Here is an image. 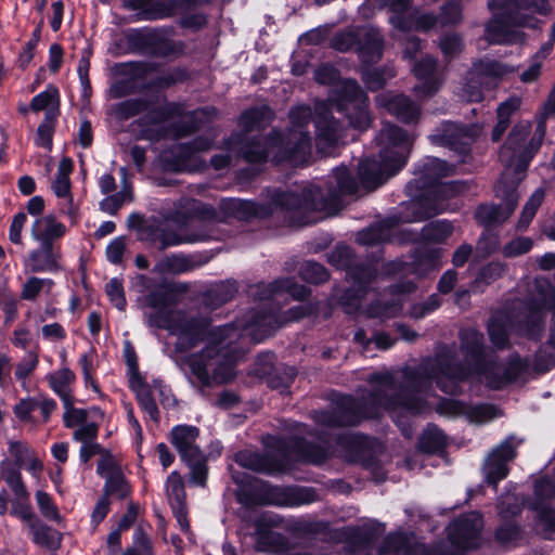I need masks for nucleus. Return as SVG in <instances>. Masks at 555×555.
<instances>
[{"mask_svg": "<svg viewBox=\"0 0 555 555\" xmlns=\"http://www.w3.org/2000/svg\"><path fill=\"white\" fill-rule=\"evenodd\" d=\"M135 285L140 292H149L142 298V305L150 309L145 312L147 325L164 328L175 337V361L190 382L201 387L232 380L245 345L259 343L284 323L314 312L311 305L302 302L285 313L280 311L286 295L300 301L309 295V289L293 279L257 286L254 296L258 307L223 326H211L210 319L196 311L176 310L172 293L165 283L153 287L150 278L138 275Z\"/></svg>", "mask_w": 555, "mask_h": 555, "instance_id": "f257e3e1", "label": "nucleus"}, {"mask_svg": "<svg viewBox=\"0 0 555 555\" xmlns=\"http://www.w3.org/2000/svg\"><path fill=\"white\" fill-rule=\"evenodd\" d=\"M461 352L465 364H459L451 348L443 347L435 358L423 361L417 370L388 371L372 374L367 382L372 391L361 401L340 396L331 411H315L313 418L321 428L357 425L364 418L378 417L383 411L399 422L400 415H417L428 410L429 389L433 382L446 393H456L460 384L469 377L493 389H500L521 378L529 362L517 356L506 365L488 360L483 336L475 328L460 333Z\"/></svg>", "mask_w": 555, "mask_h": 555, "instance_id": "f03ea898", "label": "nucleus"}, {"mask_svg": "<svg viewBox=\"0 0 555 555\" xmlns=\"http://www.w3.org/2000/svg\"><path fill=\"white\" fill-rule=\"evenodd\" d=\"M314 79L321 85H335L327 102H317L313 121L318 150L330 154L344 140V127L332 114V108L343 114L350 127L366 130L372 121L367 111L369 99L357 81L346 79L339 81L337 69L323 64L314 72ZM273 119V112L267 105H261L244 112L240 118L242 133L233 134L225 143L227 149L243 157L248 163H261L272 155L275 162L288 160L294 165L306 162L311 151V139L304 128L312 119V111L307 105H299L289 112L292 128L284 141L279 132L264 141L254 131L267 127Z\"/></svg>", "mask_w": 555, "mask_h": 555, "instance_id": "7ed1b4c3", "label": "nucleus"}, {"mask_svg": "<svg viewBox=\"0 0 555 555\" xmlns=\"http://www.w3.org/2000/svg\"><path fill=\"white\" fill-rule=\"evenodd\" d=\"M359 185L347 167L340 166L328 177L326 195L320 185L300 184L286 192L271 191L267 205L240 198H222L219 208L224 217L248 219L279 214L291 227L315 222L311 212L336 214L345 204L344 196L356 195Z\"/></svg>", "mask_w": 555, "mask_h": 555, "instance_id": "20e7f679", "label": "nucleus"}, {"mask_svg": "<svg viewBox=\"0 0 555 555\" xmlns=\"http://www.w3.org/2000/svg\"><path fill=\"white\" fill-rule=\"evenodd\" d=\"M366 446V439L359 435L347 434L336 439V447L331 450L330 439L323 433L315 435L306 425H296L294 439L287 442V450L275 455L260 454L250 450H243L235 454V462L241 467L253 472L274 474L285 466L291 457L312 464L323 463L330 455L338 454L348 462H357Z\"/></svg>", "mask_w": 555, "mask_h": 555, "instance_id": "39448f33", "label": "nucleus"}, {"mask_svg": "<svg viewBox=\"0 0 555 555\" xmlns=\"http://www.w3.org/2000/svg\"><path fill=\"white\" fill-rule=\"evenodd\" d=\"M533 295L528 301L513 300L504 310L495 312L488 333L496 348H504L512 334L538 338L543 331L544 310L555 307V288L545 278L533 281Z\"/></svg>", "mask_w": 555, "mask_h": 555, "instance_id": "423d86ee", "label": "nucleus"}, {"mask_svg": "<svg viewBox=\"0 0 555 555\" xmlns=\"http://www.w3.org/2000/svg\"><path fill=\"white\" fill-rule=\"evenodd\" d=\"M420 173L416 180L421 188L429 189L420 197L404 204L401 209V219L404 222H420L436 215L452 210L449 201L461 193L467 186L464 182L451 181L438 183V179L453 172V167L447 162L436 157H426L418 165Z\"/></svg>", "mask_w": 555, "mask_h": 555, "instance_id": "0eeeda50", "label": "nucleus"}, {"mask_svg": "<svg viewBox=\"0 0 555 555\" xmlns=\"http://www.w3.org/2000/svg\"><path fill=\"white\" fill-rule=\"evenodd\" d=\"M414 134L397 125L384 124L375 141L378 159L366 158L359 164V178L366 190H374L397 175L408 163Z\"/></svg>", "mask_w": 555, "mask_h": 555, "instance_id": "6e6552de", "label": "nucleus"}, {"mask_svg": "<svg viewBox=\"0 0 555 555\" xmlns=\"http://www.w3.org/2000/svg\"><path fill=\"white\" fill-rule=\"evenodd\" d=\"M163 215L166 219L178 224L192 220V231L182 234L167 230L159 231L155 235V242L159 243L162 248L221 240L222 237V234L216 228L214 208L196 199L181 198L173 203L172 208H164Z\"/></svg>", "mask_w": 555, "mask_h": 555, "instance_id": "1a4fd4ad", "label": "nucleus"}, {"mask_svg": "<svg viewBox=\"0 0 555 555\" xmlns=\"http://www.w3.org/2000/svg\"><path fill=\"white\" fill-rule=\"evenodd\" d=\"M493 18L486 27V38L490 43H515L522 40L518 26L533 27L529 20L532 13L546 14V0H491L488 3Z\"/></svg>", "mask_w": 555, "mask_h": 555, "instance_id": "9d476101", "label": "nucleus"}, {"mask_svg": "<svg viewBox=\"0 0 555 555\" xmlns=\"http://www.w3.org/2000/svg\"><path fill=\"white\" fill-rule=\"evenodd\" d=\"M555 115V83L548 95L547 101L543 106V112L540 120L537 124L535 132L531 134L532 125L530 121L517 122L511 132L507 140L500 150V158L505 164H512L517 156L518 170H527L534 154L540 149L545 135L546 125L545 119Z\"/></svg>", "mask_w": 555, "mask_h": 555, "instance_id": "9b49d317", "label": "nucleus"}, {"mask_svg": "<svg viewBox=\"0 0 555 555\" xmlns=\"http://www.w3.org/2000/svg\"><path fill=\"white\" fill-rule=\"evenodd\" d=\"M499 159L504 170L495 186V196L502 203L480 205L475 212L476 220L485 227L502 223L513 214L518 202L517 186L526 172V170H518L517 156L512 164H505L500 157Z\"/></svg>", "mask_w": 555, "mask_h": 555, "instance_id": "f8f14e48", "label": "nucleus"}, {"mask_svg": "<svg viewBox=\"0 0 555 555\" xmlns=\"http://www.w3.org/2000/svg\"><path fill=\"white\" fill-rule=\"evenodd\" d=\"M331 47L339 52H347L357 47L358 54L365 64L375 63L383 55L382 35L372 26L337 33L331 40Z\"/></svg>", "mask_w": 555, "mask_h": 555, "instance_id": "ddd939ff", "label": "nucleus"}, {"mask_svg": "<svg viewBox=\"0 0 555 555\" xmlns=\"http://www.w3.org/2000/svg\"><path fill=\"white\" fill-rule=\"evenodd\" d=\"M509 72V67L496 61L480 60L473 64L457 95L466 102H480L483 100L482 86L495 82Z\"/></svg>", "mask_w": 555, "mask_h": 555, "instance_id": "4468645a", "label": "nucleus"}, {"mask_svg": "<svg viewBox=\"0 0 555 555\" xmlns=\"http://www.w3.org/2000/svg\"><path fill=\"white\" fill-rule=\"evenodd\" d=\"M376 272L377 270L372 263L348 268L347 278L351 287L339 297V304L346 313L354 314L360 311L362 297L366 294V286L376 276Z\"/></svg>", "mask_w": 555, "mask_h": 555, "instance_id": "2eb2a0df", "label": "nucleus"}, {"mask_svg": "<svg viewBox=\"0 0 555 555\" xmlns=\"http://www.w3.org/2000/svg\"><path fill=\"white\" fill-rule=\"evenodd\" d=\"M555 494L554 482L541 477L534 483L533 499L528 503L530 509L537 513L538 525L547 538L555 532V509L550 508V500Z\"/></svg>", "mask_w": 555, "mask_h": 555, "instance_id": "dca6fc26", "label": "nucleus"}, {"mask_svg": "<svg viewBox=\"0 0 555 555\" xmlns=\"http://www.w3.org/2000/svg\"><path fill=\"white\" fill-rule=\"evenodd\" d=\"M519 444L520 440L508 437L491 451L482 467L485 480L489 485L495 488L498 482L508 475V463L516 456V449Z\"/></svg>", "mask_w": 555, "mask_h": 555, "instance_id": "f3484780", "label": "nucleus"}, {"mask_svg": "<svg viewBox=\"0 0 555 555\" xmlns=\"http://www.w3.org/2000/svg\"><path fill=\"white\" fill-rule=\"evenodd\" d=\"M482 526L483 521L479 513H468L449 525L448 538L459 548L468 550L477 547Z\"/></svg>", "mask_w": 555, "mask_h": 555, "instance_id": "a211bd4d", "label": "nucleus"}, {"mask_svg": "<svg viewBox=\"0 0 555 555\" xmlns=\"http://www.w3.org/2000/svg\"><path fill=\"white\" fill-rule=\"evenodd\" d=\"M212 140L208 137H199L190 143L179 144L172 150V160H167L170 170L193 172L202 168V162L197 154L211 147Z\"/></svg>", "mask_w": 555, "mask_h": 555, "instance_id": "6ab92c4d", "label": "nucleus"}, {"mask_svg": "<svg viewBox=\"0 0 555 555\" xmlns=\"http://www.w3.org/2000/svg\"><path fill=\"white\" fill-rule=\"evenodd\" d=\"M376 104L405 124L416 122L421 115L420 106L404 94L380 93L376 96Z\"/></svg>", "mask_w": 555, "mask_h": 555, "instance_id": "aec40b11", "label": "nucleus"}, {"mask_svg": "<svg viewBox=\"0 0 555 555\" xmlns=\"http://www.w3.org/2000/svg\"><path fill=\"white\" fill-rule=\"evenodd\" d=\"M198 436V428L191 425H177L171 429L170 441L183 462L198 460L204 454L197 443Z\"/></svg>", "mask_w": 555, "mask_h": 555, "instance_id": "412c9836", "label": "nucleus"}, {"mask_svg": "<svg viewBox=\"0 0 555 555\" xmlns=\"http://www.w3.org/2000/svg\"><path fill=\"white\" fill-rule=\"evenodd\" d=\"M436 69L437 62L430 56L422 59L413 66V74L420 80L414 87L416 96L428 98L440 89L442 80L436 75Z\"/></svg>", "mask_w": 555, "mask_h": 555, "instance_id": "4be33fe9", "label": "nucleus"}, {"mask_svg": "<svg viewBox=\"0 0 555 555\" xmlns=\"http://www.w3.org/2000/svg\"><path fill=\"white\" fill-rule=\"evenodd\" d=\"M414 287L415 286L412 282H405L400 285H396L391 287L389 292V296L391 297L390 300H387L384 304H372L363 312L367 317L382 319L396 317L399 312L402 311V304L405 294L411 293L414 289Z\"/></svg>", "mask_w": 555, "mask_h": 555, "instance_id": "5701e85b", "label": "nucleus"}, {"mask_svg": "<svg viewBox=\"0 0 555 555\" xmlns=\"http://www.w3.org/2000/svg\"><path fill=\"white\" fill-rule=\"evenodd\" d=\"M393 553L395 555H431L413 533L396 532L389 534L382 548V555Z\"/></svg>", "mask_w": 555, "mask_h": 555, "instance_id": "b1692460", "label": "nucleus"}, {"mask_svg": "<svg viewBox=\"0 0 555 555\" xmlns=\"http://www.w3.org/2000/svg\"><path fill=\"white\" fill-rule=\"evenodd\" d=\"M429 140L433 144L464 152L472 140V135L459 125L446 121L429 135Z\"/></svg>", "mask_w": 555, "mask_h": 555, "instance_id": "393cba45", "label": "nucleus"}, {"mask_svg": "<svg viewBox=\"0 0 555 555\" xmlns=\"http://www.w3.org/2000/svg\"><path fill=\"white\" fill-rule=\"evenodd\" d=\"M444 405L449 406L454 414H465L467 420L472 423H487L501 415L500 410L491 404H478L468 406L462 401L457 400H443Z\"/></svg>", "mask_w": 555, "mask_h": 555, "instance_id": "a878e982", "label": "nucleus"}, {"mask_svg": "<svg viewBox=\"0 0 555 555\" xmlns=\"http://www.w3.org/2000/svg\"><path fill=\"white\" fill-rule=\"evenodd\" d=\"M441 264V249L439 247L424 245L416 250L410 263V270L417 276H425L429 272L440 268Z\"/></svg>", "mask_w": 555, "mask_h": 555, "instance_id": "bb28decb", "label": "nucleus"}, {"mask_svg": "<svg viewBox=\"0 0 555 555\" xmlns=\"http://www.w3.org/2000/svg\"><path fill=\"white\" fill-rule=\"evenodd\" d=\"M65 232L66 227L51 215L37 218L31 227L33 237L41 241L43 245H49L52 240L62 237Z\"/></svg>", "mask_w": 555, "mask_h": 555, "instance_id": "cd10ccee", "label": "nucleus"}, {"mask_svg": "<svg viewBox=\"0 0 555 555\" xmlns=\"http://www.w3.org/2000/svg\"><path fill=\"white\" fill-rule=\"evenodd\" d=\"M73 170V162L69 158H63L57 167V172L52 181L51 188L54 194L59 198H65L69 208L67 209L68 215L74 214L73 197L70 195V181L69 175Z\"/></svg>", "mask_w": 555, "mask_h": 555, "instance_id": "c85d7f7f", "label": "nucleus"}, {"mask_svg": "<svg viewBox=\"0 0 555 555\" xmlns=\"http://www.w3.org/2000/svg\"><path fill=\"white\" fill-rule=\"evenodd\" d=\"M50 388L60 397L63 403L72 402V385L76 379L75 373L64 366L46 376Z\"/></svg>", "mask_w": 555, "mask_h": 555, "instance_id": "c756f323", "label": "nucleus"}, {"mask_svg": "<svg viewBox=\"0 0 555 555\" xmlns=\"http://www.w3.org/2000/svg\"><path fill=\"white\" fill-rule=\"evenodd\" d=\"M73 402L74 398H72V402L63 403L65 408L63 421L67 428H77L91 420L104 418V413L100 408L77 409L73 405Z\"/></svg>", "mask_w": 555, "mask_h": 555, "instance_id": "7c9ffc66", "label": "nucleus"}, {"mask_svg": "<svg viewBox=\"0 0 555 555\" xmlns=\"http://www.w3.org/2000/svg\"><path fill=\"white\" fill-rule=\"evenodd\" d=\"M31 540L40 547L56 550L61 545V534L48 527L39 517L27 525Z\"/></svg>", "mask_w": 555, "mask_h": 555, "instance_id": "2f4dec72", "label": "nucleus"}, {"mask_svg": "<svg viewBox=\"0 0 555 555\" xmlns=\"http://www.w3.org/2000/svg\"><path fill=\"white\" fill-rule=\"evenodd\" d=\"M276 524L275 517L263 513L255 520L256 547L259 551H270L278 542V537L270 530Z\"/></svg>", "mask_w": 555, "mask_h": 555, "instance_id": "473e14b6", "label": "nucleus"}, {"mask_svg": "<svg viewBox=\"0 0 555 555\" xmlns=\"http://www.w3.org/2000/svg\"><path fill=\"white\" fill-rule=\"evenodd\" d=\"M521 105V99L518 96H512L506 101L502 102L496 109V124L492 131V140L499 141L504 132L507 130L512 116L519 109Z\"/></svg>", "mask_w": 555, "mask_h": 555, "instance_id": "72a5a7b5", "label": "nucleus"}, {"mask_svg": "<svg viewBox=\"0 0 555 555\" xmlns=\"http://www.w3.org/2000/svg\"><path fill=\"white\" fill-rule=\"evenodd\" d=\"M211 0H173L168 3L155 2L149 15L153 20L167 18L176 14L177 10H190L209 3Z\"/></svg>", "mask_w": 555, "mask_h": 555, "instance_id": "f704fd0d", "label": "nucleus"}, {"mask_svg": "<svg viewBox=\"0 0 555 555\" xmlns=\"http://www.w3.org/2000/svg\"><path fill=\"white\" fill-rule=\"evenodd\" d=\"M194 268L195 264L191 258L182 254H172L159 259L154 271L160 274H182Z\"/></svg>", "mask_w": 555, "mask_h": 555, "instance_id": "c9c22d12", "label": "nucleus"}, {"mask_svg": "<svg viewBox=\"0 0 555 555\" xmlns=\"http://www.w3.org/2000/svg\"><path fill=\"white\" fill-rule=\"evenodd\" d=\"M235 294L236 287L234 283L224 282L216 284L205 293L204 302L208 308L216 309L230 301Z\"/></svg>", "mask_w": 555, "mask_h": 555, "instance_id": "e433bc0d", "label": "nucleus"}, {"mask_svg": "<svg viewBox=\"0 0 555 555\" xmlns=\"http://www.w3.org/2000/svg\"><path fill=\"white\" fill-rule=\"evenodd\" d=\"M131 388L135 392L141 408L146 412L150 418L155 422L158 421L159 412L150 387L140 379H133L131 382Z\"/></svg>", "mask_w": 555, "mask_h": 555, "instance_id": "4c0bfd02", "label": "nucleus"}, {"mask_svg": "<svg viewBox=\"0 0 555 555\" xmlns=\"http://www.w3.org/2000/svg\"><path fill=\"white\" fill-rule=\"evenodd\" d=\"M446 436L442 430L434 425H429L420 438L418 448L425 453H436L446 447Z\"/></svg>", "mask_w": 555, "mask_h": 555, "instance_id": "58836bf2", "label": "nucleus"}, {"mask_svg": "<svg viewBox=\"0 0 555 555\" xmlns=\"http://www.w3.org/2000/svg\"><path fill=\"white\" fill-rule=\"evenodd\" d=\"M505 271V264L500 261H493L485 266L472 284V291L482 292L483 286L496 281Z\"/></svg>", "mask_w": 555, "mask_h": 555, "instance_id": "ea45409f", "label": "nucleus"}, {"mask_svg": "<svg viewBox=\"0 0 555 555\" xmlns=\"http://www.w3.org/2000/svg\"><path fill=\"white\" fill-rule=\"evenodd\" d=\"M35 500L43 518L54 521L59 526L63 525L64 518L60 514L57 505L49 493L43 490H38L35 493Z\"/></svg>", "mask_w": 555, "mask_h": 555, "instance_id": "a19ab883", "label": "nucleus"}, {"mask_svg": "<svg viewBox=\"0 0 555 555\" xmlns=\"http://www.w3.org/2000/svg\"><path fill=\"white\" fill-rule=\"evenodd\" d=\"M390 230L387 222H380L369 227L357 234L358 243L362 245H375L389 240Z\"/></svg>", "mask_w": 555, "mask_h": 555, "instance_id": "79ce46f5", "label": "nucleus"}, {"mask_svg": "<svg viewBox=\"0 0 555 555\" xmlns=\"http://www.w3.org/2000/svg\"><path fill=\"white\" fill-rule=\"evenodd\" d=\"M545 191L542 188L537 189L525 204L521 216L519 218L517 228L519 230H526L532 219L534 218L538 208L544 201Z\"/></svg>", "mask_w": 555, "mask_h": 555, "instance_id": "37998d69", "label": "nucleus"}, {"mask_svg": "<svg viewBox=\"0 0 555 555\" xmlns=\"http://www.w3.org/2000/svg\"><path fill=\"white\" fill-rule=\"evenodd\" d=\"M452 224L447 220H438L426 224L422 229V238L427 242H441L451 235Z\"/></svg>", "mask_w": 555, "mask_h": 555, "instance_id": "c03bdc74", "label": "nucleus"}, {"mask_svg": "<svg viewBox=\"0 0 555 555\" xmlns=\"http://www.w3.org/2000/svg\"><path fill=\"white\" fill-rule=\"evenodd\" d=\"M395 69L390 66H386L382 69L365 68L363 69L362 78L370 90H378L388 79L395 77Z\"/></svg>", "mask_w": 555, "mask_h": 555, "instance_id": "a18cd8bd", "label": "nucleus"}, {"mask_svg": "<svg viewBox=\"0 0 555 555\" xmlns=\"http://www.w3.org/2000/svg\"><path fill=\"white\" fill-rule=\"evenodd\" d=\"M524 499L516 492H507L499 499L498 508L503 518H509L520 513Z\"/></svg>", "mask_w": 555, "mask_h": 555, "instance_id": "49530a36", "label": "nucleus"}, {"mask_svg": "<svg viewBox=\"0 0 555 555\" xmlns=\"http://www.w3.org/2000/svg\"><path fill=\"white\" fill-rule=\"evenodd\" d=\"M11 515L18 517L23 522L26 524V526L38 518L31 508L29 502V493H25L24 496H14L11 506Z\"/></svg>", "mask_w": 555, "mask_h": 555, "instance_id": "de8ad7c7", "label": "nucleus"}, {"mask_svg": "<svg viewBox=\"0 0 555 555\" xmlns=\"http://www.w3.org/2000/svg\"><path fill=\"white\" fill-rule=\"evenodd\" d=\"M166 491L171 506L184 504L185 492L182 478L177 472H172L166 481Z\"/></svg>", "mask_w": 555, "mask_h": 555, "instance_id": "09e8293b", "label": "nucleus"}, {"mask_svg": "<svg viewBox=\"0 0 555 555\" xmlns=\"http://www.w3.org/2000/svg\"><path fill=\"white\" fill-rule=\"evenodd\" d=\"M149 104L142 99H131L117 104L115 108V116L119 120L129 119L144 111H146Z\"/></svg>", "mask_w": 555, "mask_h": 555, "instance_id": "8fccbe9b", "label": "nucleus"}, {"mask_svg": "<svg viewBox=\"0 0 555 555\" xmlns=\"http://www.w3.org/2000/svg\"><path fill=\"white\" fill-rule=\"evenodd\" d=\"M300 276L309 282L319 284L328 280V273L326 269L314 261H305L299 269Z\"/></svg>", "mask_w": 555, "mask_h": 555, "instance_id": "3c124183", "label": "nucleus"}, {"mask_svg": "<svg viewBox=\"0 0 555 555\" xmlns=\"http://www.w3.org/2000/svg\"><path fill=\"white\" fill-rule=\"evenodd\" d=\"M105 293L109 301L116 309H118L119 311H125L127 307V300L125 297V291L120 279H111L105 285Z\"/></svg>", "mask_w": 555, "mask_h": 555, "instance_id": "603ef678", "label": "nucleus"}, {"mask_svg": "<svg viewBox=\"0 0 555 555\" xmlns=\"http://www.w3.org/2000/svg\"><path fill=\"white\" fill-rule=\"evenodd\" d=\"M552 46L546 44L542 47L541 51L533 57L530 66L525 69L520 75V80L525 83H531L535 81L541 75L542 60L551 51Z\"/></svg>", "mask_w": 555, "mask_h": 555, "instance_id": "864d4df0", "label": "nucleus"}, {"mask_svg": "<svg viewBox=\"0 0 555 555\" xmlns=\"http://www.w3.org/2000/svg\"><path fill=\"white\" fill-rule=\"evenodd\" d=\"M121 555H154L151 539L142 529H137L132 547L127 548Z\"/></svg>", "mask_w": 555, "mask_h": 555, "instance_id": "5fc2aeb1", "label": "nucleus"}, {"mask_svg": "<svg viewBox=\"0 0 555 555\" xmlns=\"http://www.w3.org/2000/svg\"><path fill=\"white\" fill-rule=\"evenodd\" d=\"M59 92L55 88H48L33 98L30 107L35 112L54 108L57 106Z\"/></svg>", "mask_w": 555, "mask_h": 555, "instance_id": "6e6d98bb", "label": "nucleus"}, {"mask_svg": "<svg viewBox=\"0 0 555 555\" xmlns=\"http://www.w3.org/2000/svg\"><path fill=\"white\" fill-rule=\"evenodd\" d=\"M53 282L49 279L30 278L23 286L21 297L26 300H33L37 295L42 292H49Z\"/></svg>", "mask_w": 555, "mask_h": 555, "instance_id": "4d7b16f0", "label": "nucleus"}, {"mask_svg": "<svg viewBox=\"0 0 555 555\" xmlns=\"http://www.w3.org/2000/svg\"><path fill=\"white\" fill-rule=\"evenodd\" d=\"M38 356L35 352H27L17 363L15 369V377L26 387V379L36 370L38 365Z\"/></svg>", "mask_w": 555, "mask_h": 555, "instance_id": "13d9d810", "label": "nucleus"}, {"mask_svg": "<svg viewBox=\"0 0 555 555\" xmlns=\"http://www.w3.org/2000/svg\"><path fill=\"white\" fill-rule=\"evenodd\" d=\"M130 198V190L127 185H124L120 192L105 197L100 203V207L103 211L109 215H114L124 205V203L129 201Z\"/></svg>", "mask_w": 555, "mask_h": 555, "instance_id": "bf43d9fd", "label": "nucleus"}, {"mask_svg": "<svg viewBox=\"0 0 555 555\" xmlns=\"http://www.w3.org/2000/svg\"><path fill=\"white\" fill-rule=\"evenodd\" d=\"M103 420H91L75 428L73 439L80 443L93 442L96 440L99 426Z\"/></svg>", "mask_w": 555, "mask_h": 555, "instance_id": "052dcab7", "label": "nucleus"}, {"mask_svg": "<svg viewBox=\"0 0 555 555\" xmlns=\"http://www.w3.org/2000/svg\"><path fill=\"white\" fill-rule=\"evenodd\" d=\"M190 470V481L196 486L204 487L207 478V466L205 455L198 456V460H189L184 462Z\"/></svg>", "mask_w": 555, "mask_h": 555, "instance_id": "680f3d73", "label": "nucleus"}, {"mask_svg": "<svg viewBox=\"0 0 555 555\" xmlns=\"http://www.w3.org/2000/svg\"><path fill=\"white\" fill-rule=\"evenodd\" d=\"M533 246V242L529 237H517L506 244L503 248V255L512 258L528 253Z\"/></svg>", "mask_w": 555, "mask_h": 555, "instance_id": "e2e57ef3", "label": "nucleus"}, {"mask_svg": "<svg viewBox=\"0 0 555 555\" xmlns=\"http://www.w3.org/2000/svg\"><path fill=\"white\" fill-rule=\"evenodd\" d=\"M214 113H215V108H203V109L195 111L190 115L183 116V120L185 122L193 124V126L180 129L178 132V135L182 137V135L193 132L196 129H199L202 127V125H199V122H202L203 118L208 119L210 114H214Z\"/></svg>", "mask_w": 555, "mask_h": 555, "instance_id": "0e129e2a", "label": "nucleus"}, {"mask_svg": "<svg viewBox=\"0 0 555 555\" xmlns=\"http://www.w3.org/2000/svg\"><path fill=\"white\" fill-rule=\"evenodd\" d=\"M440 305V297L433 294L425 302L413 305L410 310V315L414 319H422L438 309Z\"/></svg>", "mask_w": 555, "mask_h": 555, "instance_id": "69168bd1", "label": "nucleus"}, {"mask_svg": "<svg viewBox=\"0 0 555 555\" xmlns=\"http://www.w3.org/2000/svg\"><path fill=\"white\" fill-rule=\"evenodd\" d=\"M105 491L107 494L125 498L128 492V486L120 473L109 476L105 482Z\"/></svg>", "mask_w": 555, "mask_h": 555, "instance_id": "338daca9", "label": "nucleus"}, {"mask_svg": "<svg viewBox=\"0 0 555 555\" xmlns=\"http://www.w3.org/2000/svg\"><path fill=\"white\" fill-rule=\"evenodd\" d=\"M462 20V9L457 2H447L441 9L440 25L456 24Z\"/></svg>", "mask_w": 555, "mask_h": 555, "instance_id": "774afa93", "label": "nucleus"}]
</instances>
